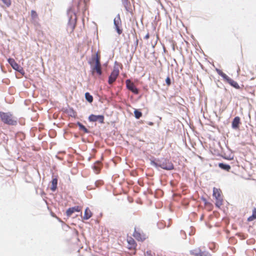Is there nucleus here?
<instances>
[{"label": "nucleus", "instance_id": "nucleus-18", "mask_svg": "<svg viewBox=\"0 0 256 256\" xmlns=\"http://www.w3.org/2000/svg\"><path fill=\"white\" fill-rule=\"evenodd\" d=\"M58 178L56 177L52 178V180L50 184V190L52 191H55L57 188Z\"/></svg>", "mask_w": 256, "mask_h": 256}, {"label": "nucleus", "instance_id": "nucleus-6", "mask_svg": "<svg viewBox=\"0 0 256 256\" xmlns=\"http://www.w3.org/2000/svg\"><path fill=\"white\" fill-rule=\"evenodd\" d=\"M255 87H256V76H254L250 78L248 84L246 86L245 88L250 92L252 93V94H254V90H252V88Z\"/></svg>", "mask_w": 256, "mask_h": 256}, {"label": "nucleus", "instance_id": "nucleus-8", "mask_svg": "<svg viewBox=\"0 0 256 256\" xmlns=\"http://www.w3.org/2000/svg\"><path fill=\"white\" fill-rule=\"evenodd\" d=\"M126 88L134 94H138L139 92L138 90L136 88L134 84L130 80H126Z\"/></svg>", "mask_w": 256, "mask_h": 256}, {"label": "nucleus", "instance_id": "nucleus-33", "mask_svg": "<svg viewBox=\"0 0 256 256\" xmlns=\"http://www.w3.org/2000/svg\"><path fill=\"white\" fill-rule=\"evenodd\" d=\"M150 38V34H148H148L146 35V36H144V38H145L146 40H148V38Z\"/></svg>", "mask_w": 256, "mask_h": 256}, {"label": "nucleus", "instance_id": "nucleus-27", "mask_svg": "<svg viewBox=\"0 0 256 256\" xmlns=\"http://www.w3.org/2000/svg\"><path fill=\"white\" fill-rule=\"evenodd\" d=\"M85 98L87 101L90 102H92L93 101V97L89 92H86L85 94Z\"/></svg>", "mask_w": 256, "mask_h": 256}, {"label": "nucleus", "instance_id": "nucleus-30", "mask_svg": "<svg viewBox=\"0 0 256 256\" xmlns=\"http://www.w3.org/2000/svg\"><path fill=\"white\" fill-rule=\"evenodd\" d=\"M104 182L102 180H98L95 183L96 186L97 187L102 186Z\"/></svg>", "mask_w": 256, "mask_h": 256}, {"label": "nucleus", "instance_id": "nucleus-24", "mask_svg": "<svg viewBox=\"0 0 256 256\" xmlns=\"http://www.w3.org/2000/svg\"><path fill=\"white\" fill-rule=\"evenodd\" d=\"M218 166L222 169L228 172L230 171V166L228 164H224L223 163H220L218 164Z\"/></svg>", "mask_w": 256, "mask_h": 256}, {"label": "nucleus", "instance_id": "nucleus-5", "mask_svg": "<svg viewBox=\"0 0 256 256\" xmlns=\"http://www.w3.org/2000/svg\"><path fill=\"white\" fill-rule=\"evenodd\" d=\"M133 236L138 241L142 242L144 240L146 236L143 232H141L140 230L134 228V231L133 233Z\"/></svg>", "mask_w": 256, "mask_h": 256}, {"label": "nucleus", "instance_id": "nucleus-34", "mask_svg": "<svg viewBox=\"0 0 256 256\" xmlns=\"http://www.w3.org/2000/svg\"><path fill=\"white\" fill-rule=\"evenodd\" d=\"M213 192H218V189H217V188H214V190H213Z\"/></svg>", "mask_w": 256, "mask_h": 256}, {"label": "nucleus", "instance_id": "nucleus-26", "mask_svg": "<svg viewBox=\"0 0 256 256\" xmlns=\"http://www.w3.org/2000/svg\"><path fill=\"white\" fill-rule=\"evenodd\" d=\"M256 219V208L252 210V214L248 218V222L252 221Z\"/></svg>", "mask_w": 256, "mask_h": 256}, {"label": "nucleus", "instance_id": "nucleus-7", "mask_svg": "<svg viewBox=\"0 0 256 256\" xmlns=\"http://www.w3.org/2000/svg\"><path fill=\"white\" fill-rule=\"evenodd\" d=\"M242 75L250 78L254 77V73L252 70L246 66L242 67Z\"/></svg>", "mask_w": 256, "mask_h": 256}, {"label": "nucleus", "instance_id": "nucleus-16", "mask_svg": "<svg viewBox=\"0 0 256 256\" xmlns=\"http://www.w3.org/2000/svg\"><path fill=\"white\" fill-rule=\"evenodd\" d=\"M121 24V20L120 16H118L114 20V24L116 30L118 33L120 34L122 33V30L120 28V25Z\"/></svg>", "mask_w": 256, "mask_h": 256}, {"label": "nucleus", "instance_id": "nucleus-28", "mask_svg": "<svg viewBox=\"0 0 256 256\" xmlns=\"http://www.w3.org/2000/svg\"><path fill=\"white\" fill-rule=\"evenodd\" d=\"M134 116L136 118L139 119L142 116V113L138 110L134 111Z\"/></svg>", "mask_w": 256, "mask_h": 256}, {"label": "nucleus", "instance_id": "nucleus-31", "mask_svg": "<svg viewBox=\"0 0 256 256\" xmlns=\"http://www.w3.org/2000/svg\"><path fill=\"white\" fill-rule=\"evenodd\" d=\"M166 82L168 86H170L171 84V81L170 77H167L166 80Z\"/></svg>", "mask_w": 256, "mask_h": 256}, {"label": "nucleus", "instance_id": "nucleus-37", "mask_svg": "<svg viewBox=\"0 0 256 256\" xmlns=\"http://www.w3.org/2000/svg\"><path fill=\"white\" fill-rule=\"evenodd\" d=\"M138 40H136V43L138 44Z\"/></svg>", "mask_w": 256, "mask_h": 256}, {"label": "nucleus", "instance_id": "nucleus-21", "mask_svg": "<svg viewBox=\"0 0 256 256\" xmlns=\"http://www.w3.org/2000/svg\"><path fill=\"white\" fill-rule=\"evenodd\" d=\"M101 164L100 162H97L93 166L94 170L96 174H98L100 170Z\"/></svg>", "mask_w": 256, "mask_h": 256}, {"label": "nucleus", "instance_id": "nucleus-20", "mask_svg": "<svg viewBox=\"0 0 256 256\" xmlns=\"http://www.w3.org/2000/svg\"><path fill=\"white\" fill-rule=\"evenodd\" d=\"M31 22L32 23H36L38 19V16L37 12L34 10H32L30 12Z\"/></svg>", "mask_w": 256, "mask_h": 256}, {"label": "nucleus", "instance_id": "nucleus-11", "mask_svg": "<svg viewBox=\"0 0 256 256\" xmlns=\"http://www.w3.org/2000/svg\"><path fill=\"white\" fill-rule=\"evenodd\" d=\"M213 196L216 199V206L220 208L223 204V196L221 193H213Z\"/></svg>", "mask_w": 256, "mask_h": 256}, {"label": "nucleus", "instance_id": "nucleus-17", "mask_svg": "<svg viewBox=\"0 0 256 256\" xmlns=\"http://www.w3.org/2000/svg\"><path fill=\"white\" fill-rule=\"evenodd\" d=\"M80 210L81 208L78 206L70 208L66 210V215L68 216H70L74 212H80Z\"/></svg>", "mask_w": 256, "mask_h": 256}, {"label": "nucleus", "instance_id": "nucleus-29", "mask_svg": "<svg viewBox=\"0 0 256 256\" xmlns=\"http://www.w3.org/2000/svg\"><path fill=\"white\" fill-rule=\"evenodd\" d=\"M4 4L7 7H8L11 4V0H1Z\"/></svg>", "mask_w": 256, "mask_h": 256}, {"label": "nucleus", "instance_id": "nucleus-2", "mask_svg": "<svg viewBox=\"0 0 256 256\" xmlns=\"http://www.w3.org/2000/svg\"><path fill=\"white\" fill-rule=\"evenodd\" d=\"M219 74L223 78L226 80L228 83L231 86L236 89H240V86L238 84V82L231 78H230L226 74L221 72L219 73Z\"/></svg>", "mask_w": 256, "mask_h": 256}, {"label": "nucleus", "instance_id": "nucleus-36", "mask_svg": "<svg viewBox=\"0 0 256 256\" xmlns=\"http://www.w3.org/2000/svg\"><path fill=\"white\" fill-rule=\"evenodd\" d=\"M74 26H72V30H73L74 29Z\"/></svg>", "mask_w": 256, "mask_h": 256}, {"label": "nucleus", "instance_id": "nucleus-12", "mask_svg": "<svg viewBox=\"0 0 256 256\" xmlns=\"http://www.w3.org/2000/svg\"><path fill=\"white\" fill-rule=\"evenodd\" d=\"M88 120L90 122H96L98 121L100 124L104 123V116L102 115H94L91 114L88 117Z\"/></svg>", "mask_w": 256, "mask_h": 256}, {"label": "nucleus", "instance_id": "nucleus-25", "mask_svg": "<svg viewBox=\"0 0 256 256\" xmlns=\"http://www.w3.org/2000/svg\"><path fill=\"white\" fill-rule=\"evenodd\" d=\"M77 125L79 126L80 130L83 131L84 133L86 134L89 132L88 130L85 127V126L80 122H78Z\"/></svg>", "mask_w": 256, "mask_h": 256}, {"label": "nucleus", "instance_id": "nucleus-22", "mask_svg": "<svg viewBox=\"0 0 256 256\" xmlns=\"http://www.w3.org/2000/svg\"><path fill=\"white\" fill-rule=\"evenodd\" d=\"M92 216V213L88 208H86L84 212V218L88 220Z\"/></svg>", "mask_w": 256, "mask_h": 256}, {"label": "nucleus", "instance_id": "nucleus-3", "mask_svg": "<svg viewBox=\"0 0 256 256\" xmlns=\"http://www.w3.org/2000/svg\"><path fill=\"white\" fill-rule=\"evenodd\" d=\"M156 166H158L161 168L166 170H172L174 169V166L173 164L168 160H164L161 164H158L154 163Z\"/></svg>", "mask_w": 256, "mask_h": 256}, {"label": "nucleus", "instance_id": "nucleus-10", "mask_svg": "<svg viewBox=\"0 0 256 256\" xmlns=\"http://www.w3.org/2000/svg\"><path fill=\"white\" fill-rule=\"evenodd\" d=\"M89 64L91 66L93 64H94V66L101 65L100 55L98 52H97L96 54L92 56L91 61L89 62Z\"/></svg>", "mask_w": 256, "mask_h": 256}, {"label": "nucleus", "instance_id": "nucleus-1", "mask_svg": "<svg viewBox=\"0 0 256 256\" xmlns=\"http://www.w3.org/2000/svg\"><path fill=\"white\" fill-rule=\"evenodd\" d=\"M0 118L2 122L9 126H16L17 118L10 112H0Z\"/></svg>", "mask_w": 256, "mask_h": 256}, {"label": "nucleus", "instance_id": "nucleus-14", "mask_svg": "<svg viewBox=\"0 0 256 256\" xmlns=\"http://www.w3.org/2000/svg\"><path fill=\"white\" fill-rule=\"evenodd\" d=\"M128 246L127 248L129 250H135L136 247V243L134 240L131 236H128L127 239Z\"/></svg>", "mask_w": 256, "mask_h": 256}, {"label": "nucleus", "instance_id": "nucleus-35", "mask_svg": "<svg viewBox=\"0 0 256 256\" xmlns=\"http://www.w3.org/2000/svg\"><path fill=\"white\" fill-rule=\"evenodd\" d=\"M148 124L150 126H153L154 125V123L152 122H148Z\"/></svg>", "mask_w": 256, "mask_h": 256}, {"label": "nucleus", "instance_id": "nucleus-9", "mask_svg": "<svg viewBox=\"0 0 256 256\" xmlns=\"http://www.w3.org/2000/svg\"><path fill=\"white\" fill-rule=\"evenodd\" d=\"M119 74V70L118 68H114L110 74L108 78V82L110 84H112L116 81Z\"/></svg>", "mask_w": 256, "mask_h": 256}, {"label": "nucleus", "instance_id": "nucleus-4", "mask_svg": "<svg viewBox=\"0 0 256 256\" xmlns=\"http://www.w3.org/2000/svg\"><path fill=\"white\" fill-rule=\"evenodd\" d=\"M190 252V254L194 256H211V254L208 252L202 251L200 248L191 250Z\"/></svg>", "mask_w": 256, "mask_h": 256}, {"label": "nucleus", "instance_id": "nucleus-23", "mask_svg": "<svg viewBox=\"0 0 256 256\" xmlns=\"http://www.w3.org/2000/svg\"><path fill=\"white\" fill-rule=\"evenodd\" d=\"M92 70L93 72L96 71L98 75H101L102 74L101 65L94 66L92 68Z\"/></svg>", "mask_w": 256, "mask_h": 256}, {"label": "nucleus", "instance_id": "nucleus-13", "mask_svg": "<svg viewBox=\"0 0 256 256\" xmlns=\"http://www.w3.org/2000/svg\"><path fill=\"white\" fill-rule=\"evenodd\" d=\"M8 62L12 67V68L18 72H21L22 70V68L18 64L14 58H10L8 59Z\"/></svg>", "mask_w": 256, "mask_h": 256}, {"label": "nucleus", "instance_id": "nucleus-19", "mask_svg": "<svg viewBox=\"0 0 256 256\" xmlns=\"http://www.w3.org/2000/svg\"><path fill=\"white\" fill-rule=\"evenodd\" d=\"M240 117L236 116L234 118L232 122V128L234 129H237L239 128V125L240 123Z\"/></svg>", "mask_w": 256, "mask_h": 256}, {"label": "nucleus", "instance_id": "nucleus-32", "mask_svg": "<svg viewBox=\"0 0 256 256\" xmlns=\"http://www.w3.org/2000/svg\"><path fill=\"white\" fill-rule=\"evenodd\" d=\"M146 256H152L151 254V252L150 251H147L145 254Z\"/></svg>", "mask_w": 256, "mask_h": 256}, {"label": "nucleus", "instance_id": "nucleus-15", "mask_svg": "<svg viewBox=\"0 0 256 256\" xmlns=\"http://www.w3.org/2000/svg\"><path fill=\"white\" fill-rule=\"evenodd\" d=\"M122 5L125 8L126 10L130 14L132 13V5L130 0H121Z\"/></svg>", "mask_w": 256, "mask_h": 256}]
</instances>
